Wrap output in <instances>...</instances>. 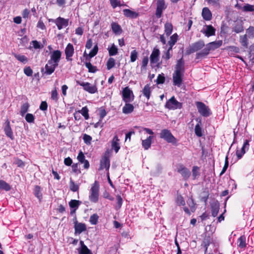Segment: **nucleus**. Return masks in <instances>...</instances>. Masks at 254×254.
Instances as JSON below:
<instances>
[{"mask_svg": "<svg viewBox=\"0 0 254 254\" xmlns=\"http://www.w3.org/2000/svg\"><path fill=\"white\" fill-rule=\"evenodd\" d=\"M74 53V48L72 44L69 43L65 49V54L66 56V59L67 60H71V59H69L71 57Z\"/></svg>", "mask_w": 254, "mask_h": 254, "instance_id": "18", "label": "nucleus"}, {"mask_svg": "<svg viewBox=\"0 0 254 254\" xmlns=\"http://www.w3.org/2000/svg\"><path fill=\"white\" fill-rule=\"evenodd\" d=\"M119 141V139L117 135H116L113 138L111 142L112 148L115 151L116 153H117L120 148Z\"/></svg>", "mask_w": 254, "mask_h": 254, "instance_id": "21", "label": "nucleus"}, {"mask_svg": "<svg viewBox=\"0 0 254 254\" xmlns=\"http://www.w3.org/2000/svg\"><path fill=\"white\" fill-rule=\"evenodd\" d=\"M178 172L180 173L182 176L187 179L190 176V172L188 169L186 168H184L182 166H180L178 168Z\"/></svg>", "mask_w": 254, "mask_h": 254, "instance_id": "23", "label": "nucleus"}, {"mask_svg": "<svg viewBox=\"0 0 254 254\" xmlns=\"http://www.w3.org/2000/svg\"><path fill=\"white\" fill-rule=\"evenodd\" d=\"M124 14L127 17L130 18H136L138 14L134 11H131L128 9H125L123 10Z\"/></svg>", "mask_w": 254, "mask_h": 254, "instance_id": "25", "label": "nucleus"}, {"mask_svg": "<svg viewBox=\"0 0 254 254\" xmlns=\"http://www.w3.org/2000/svg\"><path fill=\"white\" fill-rule=\"evenodd\" d=\"M76 83L82 86L84 90L90 93L93 94L97 92V88L96 85H92L88 82H81L78 80L76 81Z\"/></svg>", "mask_w": 254, "mask_h": 254, "instance_id": "6", "label": "nucleus"}, {"mask_svg": "<svg viewBox=\"0 0 254 254\" xmlns=\"http://www.w3.org/2000/svg\"><path fill=\"white\" fill-rule=\"evenodd\" d=\"M156 10L155 14L158 18L161 17L163 11L167 8L165 0H156Z\"/></svg>", "mask_w": 254, "mask_h": 254, "instance_id": "9", "label": "nucleus"}, {"mask_svg": "<svg viewBox=\"0 0 254 254\" xmlns=\"http://www.w3.org/2000/svg\"><path fill=\"white\" fill-rule=\"evenodd\" d=\"M249 147V143L248 140H246L241 150H237L236 155L238 159L242 158L243 155L246 153V150H248Z\"/></svg>", "mask_w": 254, "mask_h": 254, "instance_id": "14", "label": "nucleus"}, {"mask_svg": "<svg viewBox=\"0 0 254 254\" xmlns=\"http://www.w3.org/2000/svg\"><path fill=\"white\" fill-rule=\"evenodd\" d=\"M219 206L218 203L216 202L211 206L212 215L216 217L219 212Z\"/></svg>", "mask_w": 254, "mask_h": 254, "instance_id": "32", "label": "nucleus"}, {"mask_svg": "<svg viewBox=\"0 0 254 254\" xmlns=\"http://www.w3.org/2000/svg\"><path fill=\"white\" fill-rule=\"evenodd\" d=\"M76 233L80 234L86 230V226L84 224L76 222L74 225Z\"/></svg>", "mask_w": 254, "mask_h": 254, "instance_id": "24", "label": "nucleus"}, {"mask_svg": "<svg viewBox=\"0 0 254 254\" xmlns=\"http://www.w3.org/2000/svg\"><path fill=\"white\" fill-rule=\"evenodd\" d=\"M61 57V52L59 50L54 51L51 55V59L49 61H53L56 65H58V63Z\"/></svg>", "mask_w": 254, "mask_h": 254, "instance_id": "15", "label": "nucleus"}, {"mask_svg": "<svg viewBox=\"0 0 254 254\" xmlns=\"http://www.w3.org/2000/svg\"><path fill=\"white\" fill-rule=\"evenodd\" d=\"M133 106L129 103H126L125 105L123 108V113L125 114H128L132 113L133 111Z\"/></svg>", "mask_w": 254, "mask_h": 254, "instance_id": "27", "label": "nucleus"}, {"mask_svg": "<svg viewBox=\"0 0 254 254\" xmlns=\"http://www.w3.org/2000/svg\"><path fill=\"white\" fill-rule=\"evenodd\" d=\"M151 92V87L149 85H146L142 90L143 95L145 96L147 98V99H149L150 96Z\"/></svg>", "mask_w": 254, "mask_h": 254, "instance_id": "30", "label": "nucleus"}, {"mask_svg": "<svg viewBox=\"0 0 254 254\" xmlns=\"http://www.w3.org/2000/svg\"><path fill=\"white\" fill-rule=\"evenodd\" d=\"M184 73L180 72V71L174 72L173 75V83L175 85L180 87L182 82V77Z\"/></svg>", "mask_w": 254, "mask_h": 254, "instance_id": "11", "label": "nucleus"}, {"mask_svg": "<svg viewBox=\"0 0 254 254\" xmlns=\"http://www.w3.org/2000/svg\"><path fill=\"white\" fill-rule=\"evenodd\" d=\"M110 166V159L106 155H105L100 161V166L99 170L105 169L108 172Z\"/></svg>", "mask_w": 254, "mask_h": 254, "instance_id": "13", "label": "nucleus"}, {"mask_svg": "<svg viewBox=\"0 0 254 254\" xmlns=\"http://www.w3.org/2000/svg\"><path fill=\"white\" fill-rule=\"evenodd\" d=\"M53 61H49L48 62V63L46 64L45 66V73L47 74H52L55 70V68L58 66L56 65L55 63H53Z\"/></svg>", "mask_w": 254, "mask_h": 254, "instance_id": "16", "label": "nucleus"}, {"mask_svg": "<svg viewBox=\"0 0 254 254\" xmlns=\"http://www.w3.org/2000/svg\"><path fill=\"white\" fill-rule=\"evenodd\" d=\"M115 65V60L113 58H110L107 62V68L108 70L111 69Z\"/></svg>", "mask_w": 254, "mask_h": 254, "instance_id": "37", "label": "nucleus"}, {"mask_svg": "<svg viewBox=\"0 0 254 254\" xmlns=\"http://www.w3.org/2000/svg\"><path fill=\"white\" fill-rule=\"evenodd\" d=\"M11 187L8 183L3 180H0V190L9 191Z\"/></svg>", "mask_w": 254, "mask_h": 254, "instance_id": "33", "label": "nucleus"}, {"mask_svg": "<svg viewBox=\"0 0 254 254\" xmlns=\"http://www.w3.org/2000/svg\"><path fill=\"white\" fill-rule=\"evenodd\" d=\"M34 194L40 200H41L42 198V195L41 193V188L39 186H35L34 189Z\"/></svg>", "mask_w": 254, "mask_h": 254, "instance_id": "41", "label": "nucleus"}, {"mask_svg": "<svg viewBox=\"0 0 254 254\" xmlns=\"http://www.w3.org/2000/svg\"><path fill=\"white\" fill-rule=\"evenodd\" d=\"M222 45V40L212 42L208 43L205 46L204 49H203L200 52L196 54V58L200 59L206 57L208 55L210 51L214 50L215 49L219 48Z\"/></svg>", "mask_w": 254, "mask_h": 254, "instance_id": "1", "label": "nucleus"}, {"mask_svg": "<svg viewBox=\"0 0 254 254\" xmlns=\"http://www.w3.org/2000/svg\"><path fill=\"white\" fill-rule=\"evenodd\" d=\"M83 139L86 144H90L91 143L92 137L90 135L85 134L83 136Z\"/></svg>", "mask_w": 254, "mask_h": 254, "instance_id": "55", "label": "nucleus"}, {"mask_svg": "<svg viewBox=\"0 0 254 254\" xmlns=\"http://www.w3.org/2000/svg\"><path fill=\"white\" fill-rule=\"evenodd\" d=\"M138 57V52L135 50L131 51L130 53V62H134Z\"/></svg>", "mask_w": 254, "mask_h": 254, "instance_id": "48", "label": "nucleus"}, {"mask_svg": "<svg viewBox=\"0 0 254 254\" xmlns=\"http://www.w3.org/2000/svg\"><path fill=\"white\" fill-rule=\"evenodd\" d=\"M98 50V48L97 45L95 46L93 49L91 51L90 53L88 55H87V56L89 57L90 58L94 57L97 54Z\"/></svg>", "mask_w": 254, "mask_h": 254, "instance_id": "50", "label": "nucleus"}, {"mask_svg": "<svg viewBox=\"0 0 254 254\" xmlns=\"http://www.w3.org/2000/svg\"><path fill=\"white\" fill-rule=\"evenodd\" d=\"M202 32L205 34L207 37H209L215 35V29L211 25H206L203 28Z\"/></svg>", "mask_w": 254, "mask_h": 254, "instance_id": "17", "label": "nucleus"}, {"mask_svg": "<svg viewBox=\"0 0 254 254\" xmlns=\"http://www.w3.org/2000/svg\"><path fill=\"white\" fill-rule=\"evenodd\" d=\"M165 107L170 110L181 109L182 108V103L177 101L173 96L166 102Z\"/></svg>", "mask_w": 254, "mask_h": 254, "instance_id": "7", "label": "nucleus"}, {"mask_svg": "<svg viewBox=\"0 0 254 254\" xmlns=\"http://www.w3.org/2000/svg\"><path fill=\"white\" fill-rule=\"evenodd\" d=\"M195 133L196 135L199 137H200L202 135L201 132V128L200 127L199 124H197L195 127Z\"/></svg>", "mask_w": 254, "mask_h": 254, "instance_id": "52", "label": "nucleus"}, {"mask_svg": "<svg viewBox=\"0 0 254 254\" xmlns=\"http://www.w3.org/2000/svg\"><path fill=\"white\" fill-rule=\"evenodd\" d=\"M122 97L123 101L126 103H129L134 99L133 92L128 87H126L123 89Z\"/></svg>", "mask_w": 254, "mask_h": 254, "instance_id": "5", "label": "nucleus"}, {"mask_svg": "<svg viewBox=\"0 0 254 254\" xmlns=\"http://www.w3.org/2000/svg\"><path fill=\"white\" fill-rule=\"evenodd\" d=\"M165 81L164 76L159 74L157 79V82L158 84L163 83Z\"/></svg>", "mask_w": 254, "mask_h": 254, "instance_id": "63", "label": "nucleus"}, {"mask_svg": "<svg viewBox=\"0 0 254 254\" xmlns=\"http://www.w3.org/2000/svg\"><path fill=\"white\" fill-rule=\"evenodd\" d=\"M243 10L245 11H254V6L252 5H250L249 4H246L243 7Z\"/></svg>", "mask_w": 254, "mask_h": 254, "instance_id": "56", "label": "nucleus"}, {"mask_svg": "<svg viewBox=\"0 0 254 254\" xmlns=\"http://www.w3.org/2000/svg\"><path fill=\"white\" fill-rule=\"evenodd\" d=\"M111 26L112 30L115 34H119L121 33L122 29L120 26L118 24L115 22H113L111 24Z\"/></svg>", "mask_w": 254, "mask_h": 254, "instance_id": "31", "label": "nucleus"}, {"mask_svg": "<svg viewBox=\"0 0 254 254\" xmlns=\"http://www.w3.org/2000/svg\"><path fill=\"white\" fill-rule=\"evenodd\" d=\"M173 30L172 25L170 23H167L165 25V32L167 36L170 35Z\"/></svg>", "mask_w": 254, "mask_h": 254, "instance_id": "34", "label": "nucleus"}, {"mask_svg": "<svg viewBox=\"0 0 254 254\" xmlns=\"http://www.w3.org/2000/svg\"><path fill=\"white\" fill-rule=\"evenodd\" d=\"M15 164L19 167H23L25 165L24 163L21 160L17 159L15 161Z\"/></svg>", "mask_w": 254, "mask_h": 254, "instance_id": "64", "label": "nucleus"}, {"mask_svg": "<svg viewBox=\"0 0 254 254\" xmlns=\"http://www.w3.org/2000/svg\"><path fill=\"white\" fill-rule=\"evenodd\" d=\"M196 106L198 112L204 117H208L210 115L211 112L209 108L204 103L200 102L196 103Z\"/></svg>", "mask_w": 254, "mask_h": 254, "instance_id": "8", "label": "nucleus"}, {"mask_svg": "<svg viewBox=\"0 0 254 254\" xmlns=\"http://www.w3.org/2000/svg\"><path fill=\"white\" fill-rule=\"evenodd\" d=\"M24 72L26 75L30 76L32 75L33 71L30 66H27L24 68Z\"/></svg>", "mask_w": 254, "mask_h": 254, "instance_id": "57", "label": "nucleus"}, {"mask_svg": "<svg viewBox=\"0 0 254 254\" xmlns=\"http://www.w3.org/2000/svg\"><path fill=\"white\" fill-rule=\"evenodd\" d=\"M108 51L109 55L110 56H113L117 54L118 50L116 46L113 44L111 47L108 49Z\"/></svg>", "mask_w": 254, "mask_h": 254, "instance_id": "39", "label": "nucleus"}, {"mask_svg": "<svg viewBox=\"0 0 254 254\" xmlns=\"http://www.w3.org/2000/svg\"><path fill=\"white\" fill-rule=\"evenodd\" d=\"M202 16L206 20H210L212 17L211 12L207 7H204L202 11Z\"/></svg>", "mask_w": 254, "mask_h": 254, "instance_id": "26", "label": "nucleus"}, {"mask_svg": "<svg viewBox=\"0 0 254 254\" xmlns=\"http://www.w3.org/2000/svg\"><path fill=\"white\" fill-rule=\"evenodd\" d=\"M98 218L97 214H94L90 216L89 221L92 224L95 225L97 223Z\"/></svg>", "mask_w": 254, "mask_h": 254, "instance_id": "46", "label": "nucleus"}, {"mask_svg": "<svg viewBox=\"0 0 254 254\" xmlns=\"http://www.w3.org/2000/svg\"><path fill=\"white\" fill-rule=\"evenodd\" d=\"M50 21L54 22L59 30L62 29L64 27H66L68 23V19H64L61 17H59L56 19H50Z\"/></svg>", "mask_w": 254, "mask_h": 254, "instance_id": "10", "label": "nucleus"}, {"mask_svg": "<svg viewBox=\"0 0 254 254\" xmlns=\"http://www.w3.org/2000/svg\"><path fill=\"white\" fill-rule=\"evenodd\" d=\"M99 185L97 182L92 185L90 191L91 194L89 195V199L91 202H97L99 198Z\"/></svg>", "mask_w": 254, "mask_h": 254, "instance_id": "3", "label": "nucleus"}, {"mask_svg": "<svg viewBox=\"0 0 254 254\" xmlns=\"http://www.w3.org/2000/svg\"><path fill=\"white\" fill-rule=\"evenodd\" d=\"M14 56L18 61L24 64L28 62L27 58L24 55L14 54Z\"/></svg>", "mask_w": 254, "mask_h": 254, "instance_id": "36", "label": "nucleus"}, {"mask_svg": "<svg viewBox=\"0 0 254 254\" xmlns=\"http://www.w3.org/2000/svg\"><path fill=\"white\" fill-rule=\"evenodd\" d=\"M79 254H92L91 251L88 249L86 246H84L83 249H81Z\"/></svg>", "mask_w": 254, "mask_h": 254, "instance_id": "51", "label": "nucleus"}, {"mask_svg": "<svg viewBox=\"0 0 254 254\" xmlns=\"http://www.w3.org/2000/svg\"><path fill=\"white\" fill-rule=\"evenodd\" d=\"M243 23L242 21H236L233 27V31L237 33L242 32L244 31Z\"/></svg>", "mask_w": 254, "mask_h": 254, "instance_id": "19", "label": "nucleus"}, {"mask_svg": "<svg viewBox=\"0 0 254 254\" xmlns=\"http://www.w3.org/2000/svg\"><path fill=\"white\" fill-rule=\"evenodd\" d=\"M153 139L152 136H149L148 137H147L146 139L142 140V145L143 147L145 150H147L148 148H150L152 139Z\"/></svg>", "mask_w": 254, "mask_h": 254, "instance_id": "28", "label": "nucleus"}, {"mask_svg": "<svg viewBox=\"0 0 254 254\" xmlns=\"http://www.w3.org/2000/svg\"><path fill=\"white\" fill-rule=\"evenodd\" d=\"M78 113H81L86 120L89 119L88 109L87 107H83L81 110L78 111Z\"/></svg>", "mask_w": 254, "mask_h": 254, "instance_id": "40", "label": "nucleus"}, {"mask_svg": "<svg viewBox=\"0 0 254 254\" xmlns=\"http://www.w3.org/2000/svg\"><path fill=\"white\" fill-rule=\"evenodd\" d=\"M228 157L226 156L225 158V165H224V166L223 167L222 170L221 171V172L220 173V175H222L226 172V170L228 168Z\"/></svg>", "mask_w": 254, "mask_h": 254, "instance_id": "58", "label": "nucleus"}, {"mask_svg": "<svg viewBox=\"0 0 254 254\" xmlns=\"http://www.w3.org/2000/svg\"><path fill=\"white\" fill-rule=\"evenodd\" d=\"M240 43L241 45L245 48H247L249 45L248 36L247 34L240 36Z\"/></svg>", "mask_w": 254, "mask_h": 254, "instance_id": "29", "label": "nucleus"}, {"mask_svg": "<svg viewBox=\"0 0 254 254\" xmlns=\"http://www.w3.org/2000/svg\"><path fill=\"white\" fill-rule=\"evenodd\" d=\"M247 36L250 38H254V27L250 26L246 30Z\"/></svg>", "mask_w": 254, "mask_h": 254, "instance_id": "45", "label": "nucleus"}, {"mask_svg": "<svg viewBox=\"0 0 254 254\" xmlns=\"http://www.w3.org/2000/svg\"><path fill=\"white\" fill-rule=\"evenodd\" d=\"M192 176L194 178H195L196 176L199 175L198 168L196 166L193 167L192 168Z\"/></svg>", "mask_w": 254, "mask_h": 254, "instance_id": "62", "label": "nucleus"}, {"mask_svg": "<svg viewBox=\"0 0 254 254\" xmlns=\"http://www.w3.org/2000/svg\"><path fill=\"white\" fill-rule=\"evenodd\" d=\"M80 203L81 202L79 201V200H71L69 202V205L72 208L77 209Z\"/></svg>", "mask_w": 254, "mask_h": 254, "instance_id": "42", "label": "nucleus"}, {"mask_svg": "<svg viewBox=\"0 0 254 254\" xmlns=\"http://www.w3.org/2000/svg\"><path fill=\"white\" fill-rule=\"evenodd\" d=\"M178 35L177 34H173L171 37L170 40L168 42L170 47L172 48L173 46L177 41Z\"/></svg>", "mask_w": 254, "mask_h": 254, "instance_id": "38", "label": "nucleus"}, {"mask_svg": "<svg viewBox=\"0 0 254 254\" xmlns=\"http://www.w3.org/2000/svg\"><path fill=\"white\" fill-rule=\"evenodd\" d=\"M25 120L28 123H33L34 121V117L32 114H27L25 116Z\"/></svg>", "mask_w": 254, "mask_h": 254, "instance_id": "54", "label": "nucleus"}, {"mask_svg": "<svg viewBox=\"0 0 254 254\" xmlns=\"http://www.w3.org/2000/svg\"><path fill=\"white\" fill-rule=\"evenodd\" d=\"M172 48L169 47L168 50L165 53L164 55L162 56V59L166 60H168L172 56V54L171 53Z\"/></svg>", "mask_w": 254, "mask_h": 254, "instance_id": "44", "label": "nucleus"}, {"mask_svg": "<svg viewBox=\"0 0 254 254\" xmlns=\"http://www.w3.org/2000/svg\"><path fill=\"white\" fill-rule=\"evenodd\" d=\"M4 130L5 134L8 137L10 138L11 139H13V132L12 131L11 128L10 126V123L8 120H7L6 122L4 124Z\"/></svg>", "mask_w": 254, "mask_h": 254, "instance_id": "20", "label": "nucleus"}, {"mask_svg": "<svg viewBox=\"0 0 254 254\" xmlns=\"http://www.w3.org/2000/svg\"><path fill=\"white\" fill-rule=\"evenodd\" d=\"M175 68V72L180 71V72H184V61L183 58L177 61Z\"/></svg>", "mask_w": 254, "mask_h": 254, "instance_id": "22", "label": "nucleus"}, {"mask_svg": "<svg viewBox=\"0 0 254 254\" xmlns=\"http://www.w3.org/2000/svg\"><path fill=\"white\" fill-rule=\"evenodd\" d=\"M160 137L165 140L168 143H171L173 144H176L177 143V139L168 129H164L162 130L160 133Z\"/></svg>", "mask_w": 254, "mask_h": 254, "instance_id": "2", "label": "nucleus"}, {"mask_svg": "<svg viewBox=\"0 0 254 254\" xmlns=\"http://www.w3.org/2000/svg\"><path fill=\"white\" fill-rule=\"evenodd\" d=\"M148 63V58L147 57H145L143 58L141 63V68H145L147 66Z\"/></svg>", "mask_w": 254, "mask_h": 254, "instance_id": "61", "label": "nucleus"}, {"mask_svg": "<svg viewBox=\"0 0 254 254\" xmlns=\"http://www.w3.org/2000/svg\"><path fill=\"white\" fill-rule=\"evenodd\" d=\"M238 246L241 248H244L246 247V238L245 236H242L240 237L238 240Z\"/></svg>", "mask_w": 254, "mask_h": 254, "instance_id": "35", "label": "nucleus"}, {"mask_svg": "<svg viewBox=\"0 0 254 254\" xmlns=\"http://www.w3.org/2000/svg\"><path fill=\"white\" fill-rule=\"evenodd\" d=\"M86 67L88 69V71L90 72H95L96 70V67L93 66L90 62L85 63Z\"/></svg>", "mask_w": 254, "mask_h": 254, "instance_id": "47", "label": "nucleus"}, {"mask_svg": "<svg viewBox=\"0 0 254 254\" xmlns=\"http://www.w3.org/2000/svg\"><path fill=\"white\" fill-rule=\"evenodd\" d=\"M70 189L72 191H76L78 190L79 187L78 185L75 184L73 181L70 180Z\"/></svg>", "mask_w": 254, "mask_h": 254, "instance_id": "49", "label": "nucleus"}, {"mask_svg": "<svg viewBox=\"0 0 254 254\" xmlns=\"http://www.w3.org/2000/svg\"><path fill=\"white\" fill-rule=\"evenodd\" d=\"M29 107V105L28 103H25L22 105L20 112L22 116H24V115L27 112Z\"/></svg>", "mask_w": 254, "mask_h": 254, "instance_id": "43", "label": "nucleus"}, {"mask_svg": "<svg viewBox=\"0 0 254 254\" xmlns=\"http://www.w3.org/2000/svg\"><path fill=\"white\" fill-rule=\"evenodd\" d=\"M77 159L81 163H83V162L86 160L85 159L84 155L82 151L79 152L78 155L77 156Z\"/></svg>", "mask_w": 254, "mask_h": 254, "instance_id": "59", "label": "nucleus"}, {"mask_svg": "<svg viewBox=\"0 0 254 254\" xmlns=\"http://www.w3.org/2000/svg\"><path fill=\"white\" fill-rule=\"evenodd\" d=\"M205 46L203 41H199L191 44L189 49H187L186 53L188 55L196 52L202 49Z\"/></svg>", "mask_w": 254, "mask_h": 254, "instance_id": "4", "label": "nucleus"}, {"mask_svg": "<svg viewBox=\"0 0 254 254\" xmlns=\"http://www.w3.org/2000/svg\"><path fill=\"white\" fill-rule=\"evenodd\" d=\"M160 57V51L158 49L154 48L150 56L151 64H156L158 63Z\"/></svg>", "mask_w": 254, "mask_h": 254, "instance_id": "12", "label": "nucleus"}, {"mask_svg": "<svg viewBox=\"0 0 254 254\" xmlns=\"http://www.w3.org/2000/svg\"><path fill=\"white\" fill-rule=\"evenodd\" d=\"M110 3L113 8L116 7L117 6H120V1L118 0H110Z\"/></svg>", "mask_w": 254, "mask_h": 254, "instance_id": "60", "label": "nucleus"}, {"mask_svg": "<svg viewBox=\"0 0 254 254\" xmlns=\"http://www.w3.org/2000/svg\"><path fill=\"white\" fill-rule=\"evenodd\" d=\"M176 202L179 205H184L185 204V200L181 195L177 196Z\"/></svg>", "mask_w": 254, "mask_h": 254, "instance_id": "53", "label": "nucleus"}]
</instances>
